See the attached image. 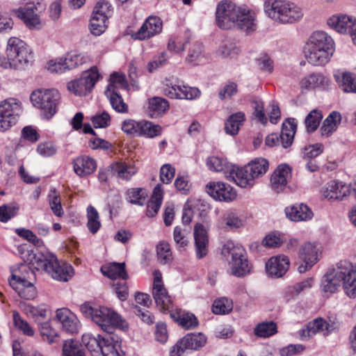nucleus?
Instances as JSON below:
<instances>
[{"instance_id":"1","label":"nucleus","mask_w":356,"mask_h":356,"mask_svg":"<svg viewBox=\"0 0 356 356\" xmlns=\"http://www.w3.org/2000/svg\"><path fill=\"white\" fill-rule=\"evenodd\" d=\"M334 41L324 31H315L304 47V56L307 62L320 66L327 63L333 54Z\"/></svg>"},{"instance_id":"2","label":"nucleus","mask_w":356,"mask_h":356,"mask_svg":"<svg viewBox=\"0 0 356 356\" xmlns=\"http://www.w3.org/2000/svg\"><path fill=\"white\" fill-rule=\"evenodd\" d=\"M81 312L91 319L105 332H111L113 327L127 328L126 322L114 311L105 307H93L88 303L81 306Z\"/></svg>"},{"instance_id":"3","label":"nucleus","mask_w":356,"mask_h":356,"mask_svg":"<svg viewBox=\"0 0 356 356\" xmlns=\"http://www.w3.org/2000/svg\"><path fill=\"white\" fill-rule=\"evenodd\" d=\"M264 11L270 18L282 24L293 23L303 15L300 7L286 0H266Z\"/></svg>"},{"instance_id":"4","label":"nucleus","mask_w":356,"mask_h":356,"mask_svg":"<svg viewBox=\"0 0 356 356\" xmlns=\"http://www.w3.org/2000/svg\"><path fill=\"white\" fill-rule=\"evenodd\" d=\"M33 265L37 270H44L51 277L58 281L67 282L73 275L72 266L66 263H59L56 256L38 254L34 257Z\"/></svg>"},{"instance_id":"5","label":"nucleus","mask_w":356,"mask_h":356,"mask_svg":"<svg viewBox=\"0 0 356 356\" xmlns=\"http://www.w3.org/2000/svg\"><path fill=\"white\" fill-rule=\"evenodd\" d=\"M222 254L229 260L232 275L243 277L250 272V266L245 256V249L232 241H227L222 248Z\"/></svg>"},{"instance_id":"6","label":"nucleus","mask_w":356,"mask_h":356,"mask_svg":"<svg viewBox=\"0 0 356 356\" xmlns=\"http://www.w3.org/2000/svg\"><path fill=\"white\" fill-rule=\"evenodd\" d=\"M30 99L33 105L40 110L42 117L50 119L56 113L60 95L55 89H38L32 92Z\"/></svg>"},{"instance_id":"7","label":"nucleus","mask_w":356,"mask_h":356,"mask_svg":"<svg viewBox=\"0 0 356 356\" xmlns=\"http://www.w3.org/2000/svg\"><path fill=\"white\" fill-rule=\"evenodd\" d=\"M6 55L10 61L11 67L25 65L33 60L32 51L21 39L12 37L8 40Z\"/></svg>"},{"instance_id":"8","label":"nucleus","mask_w":356,"mask_h":356,"mask_svg":"<svg viewBox=\"0 0 356 356\" xmlns=\"http://www.w3.org/2000/svg\"><path fill=\"white\" fill-rule=\"evenodd\" d=\"M6 55L10 61L11 67L25 65L33 60L32 51L21 39L12 37L8 40Z\"/></svg>"},{"instance_id":"9","label":"nucleus","mask_w":356,"mask_h":356,"mask_svg":"<svg viewBox=\"0 0 356 356\" xmlns=\"http://www.w3.org/2000/svg\"><path fill=\"white\" fill-rule=\"evenodd\" d=\"M6 55L10 61L11 67L25 65L33 60L32 51L21 39L12 37L8 40Z\"/></svg>"},{"instance_id":"10","label":"nucleus","mask_w":356,"mask_h":356,"mask_svg":"<svg viewBox=\"0 0 356 356\" xmlns=\"http://www.w3.org/2000/svg\"><path fill=\"white\" fill-rule=\"evenodd\" d=\"M343 260L329 268L322 277L320 290L323 296L330 297L339 291L342 283Z\"/></svg>"},{"instance_id":"11","label":"nucleus","mask_w":356,"mask_h":356,"mask_svg":"<svg viewBox=\"0 0 356 356\" xmlns=\"http://www.w3.org/2000/svg\"><path fill=\"white\" fill-rule=\"evenodd\" d=\"M24 6L13 9L10 13L22 19L29 28H38L40 19L38 12L44 9V6L38 0H24Z\"/></svg>"},{"instance_id":"12","label":"nucleus","mask_w":356,"mask_h":356,"mask_svg":"<svg viewBox=\"0 0 356 356\" xmlns=\"http://www.w3.org/2000/svg\"><path fill=\"white\" fill-rule=\"evenodd\" d=\"M22 111L21 102L8 98L0 103V131L4 132L16 124Z\"/></svg>"},{"instance_id":"13","label":"nucleus","mask_w":356,"mask_h":356,"mask_svg":"<svg viewBox=\"0 0 356 356\" xmlns=\"http://www.w3.org/2000/svg\"><path fill=\"white\" fill-rule=\"evenodd\" d=\"M99 78L97 68L93 67L84 72L79 79L69 82L67 88L76 95L83 96L91 92Z\"/></svg>"},{"instance_id":"14","label":"nucleus","mask_w":356,"mask_h":356,"mask_svg":"<svg viewBox=\"0 0 356 356\" xmlns=\"http://www.w3.org/2000/svg\"><path fill=\"white\" fill-rule=\"evenodd\" d=\"M240 13V7L228 1L218 3L216 17L218 26L222 29H231L236 26V20Z\"/></svg>"},{"instance_id":"15","label":"nucleus","mask_w":356,"mask_h":356,"mask_svg":"<svg viewBox=\"0 0 356 356\" xmlns=\"http://www.w3.org/2000/svg\"><path fill=\"white\" fill-rule=\"evenodd\" d=\"M152 293L155 303L159 310L163 312H168L170 313L171 310L174 309L172 298L168 294V292L163 283L162 275L159 270H155L154 272V282Z\"/></svg>"},{"instance_id":"16","label":"nucleus","mask_w":356,"mask_h":356,"mask_svg":"<svg viewBox=\"0 0 356 356\" xmlns=\"http://www.w3.org/2000/svg\"><path fill=\"white\" fill-rule=\"evenodd\" d=\"M321 254L320 247L316 243L307 242L302 245L298 250V257L302 262L298 267L300 273L310 270L319 260Z\"/></svg>"},{"instance_id":"17","label":"nucleus","mask_w":356,"mask_h":356,"mask_svg":"<svg viewBox=\"0 0 356 356\" xmlns=\"http://www.w3.org/2000/svg\"><path fill=\"white\" fill-rule=\"evenodd\" d=\"M163 91L165 96L171 99L192 100L200 95V91L197 88L180 82L169 83L168 81L163 84Z\"/></svg>"},{"instance_id":"18","label":"nucleus","mask_w":356,"mask_h":356,"mask_svg":"<svg viewBox=\"0 0 356 356\" xmlns=\"http://www.w3.org/2000/svg\"><path fill=\"white\" fill-rule=\"evenodd\" d=\"M207 193L214 200L230 202L237 196L236 191L229 184L222 181H211L206 185Z\"/></svg>"},{"instance_id":"19","label":"nucleus","mask_w":356,"mask_h":356,"mask_svg":"<svg viewBox=\"0 0 356 356\" xmlns=\"http://www.w3.org/2000/svg\"><path fill=\"white\" fill-rule=\"evenodd\" d=\"M339 328V323L331 320L326 321L323 318H316L309 322L307 328L302 330V336L312 337L317 333L327 336Z\"/></svg>"},{"instance_id":"20","label":"nucleus","mask_w":356,"mask_h":356,"mask_svg":"<svg viewBox=\"0 0 356 356\" xmlns=\"http://www.w3.org/2000/svg\"><path fill=\"white\" fill-rule=\"evenodd\" d=\"M343 275L341 285L345 293L350 298L356 297V265L343 260Z\"/></svg>"},{"instance_id":"21","label":"nucleus","mask_w":356,"mask_h":356,"mask_svg":"<svg viewBox=\"0 0 356 356\" xmlns=\"http://www.w3.org/2000/svg\"><path fill=\"white\" fill-rule=\"evenodd\" d=\"M327 25L340 33L350 35L356 31V18L346 15H334L327 19Z\"/></svg>"},{"instance_id":"22","label":"nucleus","mask_w":356,"mask_h":356,"mask_svg":"<svg viewBox=\"0 0 356 356\" xmlns=\"http://www.w3.org/2000/svg\"><path fill=\"white\" fill-rule=\"evenodd\" d=\"M163 29L162 20L157 17L150 16L143 24L140 29L134 33L135 39L143 40L160 33Z\"/></svg>"},{"instance_id":"23","label":"nucleus","mask_w":356,"mask_h":356,"mask_svg":"<svg viewBox=\"0 0 356 356\" xmlns=\"http://www.w3.org/2000/svg\"><path fill=\"white\" fill-rule=\"evenodd\" d=\"M56 318L64 331L70 334L78 332L80 327L79 321L70 309L67 308L57 309Z\"/></svg>"},{"instance_id":"24","label":"nucleus","mask_w":356,"mask_h":356,"mask_svg":"<svg viewBox=\"0 0 356 356\" xmlns=\"http://www.w3.org/2000/svg\"><path fill=\"white\" fill-rule=\"evenodd\" d=\"M194 240L196 257L201 259L206 257L209 252V236L204 227L200 223L194 227Z\"/></svg>"},{"instance_id":"25","label":"nucleus","mask_w":356,"mask_h":356,"mask_svg":"<svg viewBox=\"0 0 356 356\" xmlns=\"http://www.w3.org/2000/svg\"><path fill=\"white\" fill-rule=\"evenodd\" d=\"M291 177V168L286 164L280 165L270 177L271 188L276 193L282 192Z\"/></svg>"},{"instance_id":"26","label":"nucleus","mask_w":356,"mask_h":356,"mask_svg":"<svg viewBox=\"0 0 356 356\" xmlns=\"http://www.w3.org/2000/svg\"><path fill=\"white\" fill-rule=\"evenodd\" d=\"M350 193L348 185L342 181L332 180L328 182L322 190L323 196L328 200H340Z\"/></svg>"},{"instance_id":"27","label":"nucleus","mask_w":356,"mask_h":356,"mask_svg":"<svg viewBox=\"0 0 356 356\" xmlns=\"http://www.w3.org/2000/svg\"><path fill=\"white\" fill-rule=\"evenodd\" d=\"M11 276L9 279L10 285L23 284L31 282L34 279V272L25 263L13 266L10 268Z\"/></svg>"},{"instance_id":"28","label":"nucleus","mask_w":356,"mask_h":356,"mask_svg":"<svg viewBox=\"0 0 356 356\" xmlns=\"http://www.w3.org/2000/svg\"><path fill=\"white\" fill-rule=\"evenodd\" d=\"M229 177L241 188H250L254 184L255 179L247 165L243 168L232 167Z\"/></svg>"},{"instance_id":"29","label":"nucleus","mask_w":356,"mask_h":356,"mask_svg":"<svg viewBox=\"0 0 356 356\" xmlns=\"http://www.w3.org/2000/svg\"><path fill=\"white\" fill-rule=\"evenodd\" d=\"M330 81L321 73H312L304 76L300 81V86L305 90H325L328 88Z\"/></svg>"},{"instance_id":"30","label":"nucleus","mask_w":356,"mask_h":356,"mask_svg":"<svg viewBox=\"0 0 356 356\" xmlns=\"http://www.w3.org/2000/svg\"><path fill=\"white\" fill-rule=\"evenodd\" d=\"M289 265V259L286 256L279 255L270 258L266 263V268L269 275L280 277L287 272Z\"/></svg>"},{"instance_id":"31","label":"nucleus","mask_w":356,"mask_h":356,"mask_svg":"<svg viewBox=\"0 0 356 356\" xmlns=\"http://www.w3.org/2000/svg\"><path fill=\"white\" fill-rule=\"evenodd\" d=\"M334 78L343 92L356 94V75L355 74L338 70L334 72Z\"/></svg>"},{"instance_id":"32","label":"nucleus","mask_w":356,"mask_h":356,"mask_svg":"<svg viewBox=\"0 0 356 356\" xmlns=\"http://www.w3.org/2000/svg\"><path fill=\"white\" fill-rule=\"evenodd\" d=\"M74 172L79 177H86L95 172L97 168L96 161L88 156H81L73 160Z\"/></svg>"},{"instance_id":"33","label":"nucleus","mask_w":356,"mask_h":356,"mask_svg":"<svg viewBox=\"0 0 356 356\" xmlns=\"http://www.w3.org/2000/svg\"><path fill=\"white\" fill-rule=\"evenodd\" d=\"M285 213L292 221H306L313 218L312 211L302 203L296 204L285 209Z\"/></svg>"},{"instance_id":"34","label":"nucleus","mask_w":356,"mask_h":356,"mask_svg":"<svg viewBox=\"0 0 356 356\" xmlns=\"http://www.w3.org/2000/svg\"><path fill=\"white\" fill-rule=\"evenodd\" d=\"M238 16L236 26L238 29L248 33L257 29L255 16L250 10L240 7V13Z\"/></svg>"},{"instance_id":"35","label":"nucleus","mask_w":356,"mask_h":356,"mask_svg":"<svg viewBox=\"0 0 356 356\" xmlns=\"http://www.w3.org/2000/svg\"><path fill=\"white\" fill-rule=\"evenodd\" d=\"M105 337L99 334H85L82 336V343L90 352L91 356H102Z\"/></svg>"},{"instance_id":"36","label":"nucleus","mask_w":356,"mask_h":356,"mask_svg":"<svg viewBox=\"0 0 356 356\" xmlns=\"http://www.w3.org/2000/svg\"><path fill=\"white\" fill-rule=\"evenodd\" d=\"M111 168L113 175L125 181L130 180L138 171L133 163L124 161L115 162L111 164Z\"/></svg>"},{"instance_id":"37","label":"nucleus","mask_w":356,"mask_h":356,"mask_svg":"<svg viewBox=\"0 0 356 356\" xmlns=\"http://www.w3.org/2000/svg\"><path fill=\"white\" fill-rule=\"evenodd\" d=\"M169 314L175 322L186 329L193 328L198 325L197 319L195 315L186 312L181 309H172Z\"/></svg>"},{"instance_id":"38","label":"nucleus","mask_w":356,"mask_h":356,"mask_svg":"<svg viewBox=\"0 0 356 356\" xmlns=\"http://www.w3.org/2000/svg\"><path fill=\"white\" fill-rule=\"evenodd\" d=\"M297 124L294 119H289L282 124L279 140L280 145L287 148L291 145L296 131Z\"/></svg>"},{"instance_id":"39","label":"nucleus","mask_w":356,"mask_h":356,"mask_svg":"<svg viewBox=\"0 0 356 356\" xmlns=\"http://www.w3.org/2000/svg\"><path fill=\"white\" fill-rule=\"evenodd\" d=\"M124 352L121 347V340L117 336L105 337L102 349V356H124Z\"/></svg>"},{"instance_id":"40","label":"nucleus","mask_w":356,"mask_h":356,"mask_svg":"<svg viewBox=\"0 0 356 356\" xmlns=\"http://www.w3.org/2000/svg\"><path fill=\"white\" fill-rule=\"evenodd\" d=\"M341 121V115L339 112L332 111L324 120L321 128V134L324 137H329L337 129Z\"/></svg>"},{"instance_id":"41","label":"nucleus","mask_w":356,"mask_h":356,"mask_svg":"<svg viewBox=\"0 0 356 356\" xmlns=\"http://www.w3.org/2000/svg\"><path fill=\"white\" fill-rule=\"evenodd\" d=\"M240 52V48L237 43L232 39L224 40L216 50V54L222 58H233Z\"/></svg>"},{"instance_id":"42","label":"nucleus","mask_w":356,"mask_h":356,"mask_svg":"<svg viewBox=\"0 0 356 356\" xmlns=\"http://www.w3.org/2000/svg\"><path fill=\"white\" fill-rule=\"evenodd\" d=\"M102 271L104 275L108 277L115 280L121 278L122 280H127L128 278V274L125 270L124 263H111L107 266L102 268Z\"/></svg>"},{"instance_id":"43","label":"nucleus","mask_w":356,"mask_h":356,"mask_svg":"<svg viewBox=\"0 0 356 356\" xmlns=\"http://www.w3.org/2000/svg\"><path fill=\"white\" fill-rule=\"evenodd\" d=\"M105 95L109 99L112 108L118 113H127L129 111L128 105L124 102L118 91L106 90Z\"/></svg>"},{"instance_id":"44","label":"nucleus","mask_w":356,"mask_h":356,"mask_svg":"<svg viewBox=\"0 0 356 356\" xmlns=\"http://www.w3.org/2000/svg\"><path fill=\"white\" fill-rule=\"evenodd\" d=\"M181 339L186 346V348L191 350H197L200 348L207 343V337L204 334L200 332L188 334Z\"/></svg>"},{"instance_id":"45","label":"nucleus","mask_w":356,"mask_h":356,"mask_svg":"<svg viewBox=\"0 0 356 356\" xmlns=\"http://www.w3.org/2000/svg\"><path fill=\"white\" fill-rule=\"evenodd\" d=\"M243 220L235 213L227 212L218 222V227L222 229H232L243 226Z\"/></svg>"},{"instance_id":"46","label":"nucleus","mask_w":356,"mask_h":356,"mask_svg":"<svg viewBox=\"0 0 356 356\" xmlns=\"http://www.w3.org/2000/svg\"><path fill=\"white\" fill-rule=\"evenodd\" d=\"M168 107L169 104L166 99L155 97L149 100L147 110L152 117H156L165 113Z\"/></svg>"},{"instance_id":"47","label":"nucleus","mask_w":356,"mask_h":356,"mask_svg":"<svg viewBox=\"0 0 356 356\" xmlns=\"http://www.w3.org/2000/svg\"><path fill=\"white\" fill-rule=\"evenodd\" d=\"M248 168L251 171L254 179L263 176L268 170V161L263 158H256L248 165Z\"/></svg>"},{"instance_id":"48","label":"nucleus","mask_w":356,"mask_h":356,"mask_svg":"<svg viewBox=\"0 0 356 356\" xmlns=\"http://www.w3.org/2000/svg\"><path fill=\"white\" fill-rule=\"evenodd\" d=\"M244 119L245 115L242 112H238L230 115L225 122L226 133L230 135L236 134Z\"/></svg>"},{"instance_id":"49","label":"nucleus","mask_w":356,"mask_h":356,"mask_svg":"<svg viewBox=\"0 0 356 356\" xmlns=\"http://www.w3.org/2000/svg\"><path fill=\"white\" fill-rule=\"evenodd\" d=\"M190 231L181 226H176L173 231V239L179 249L185 248L189 243Z\"/></svg>"},{"instance_id":"50","label":"nucleus","mask_w":356,"mask_h":356,"mask_svg":"<svg viewBox=\"0 0 356 356\" xmlns=\"http://www.w3.org/2000/svg\"><path fill=\"white\" fill-rule=\"evenodd\" d=\"M10 286L21 298L26 300L33 299L37 295L36 289L32 282L23 284L19 283L11 285Z\"/></svg>"},{"instance_id":"51","label":"nucleus","mask_w":356,"mask_h":356,"mask_svg":"<svg viewBox=\"0 0 356 356\" xmlns=\"http://www.w3.org/2000/svg\"><path fill=\"white\" fill-rule=\"evenodd\" d=\"M39 330L44 341L48 343H54L58 341L59 334L49 322L40 323Z\"/></svg>"},{"instance_id":"52","label":"nucleus","mask_w":356,"mask_h":356,"mask_svg":"<svg viewBox=\"0 0 356 356\" xmlns=\"http://www.w3.org/2000/svg\"><path fill=\"white\" fill-rule=\"evenodd\" d=\"M62 356H86L79 342L72 339L64 341Z\"/></svg>"},{"instance_id":"53","label":"nucleus","mask_w":356,"mask_h":356,"mask_svg":"<svg viewBox=\"0 0 356 356\" xmlns=\"http://www.w3.org/2000/svg\"><path fill=\"white\" fill-rule=\"evenodd\" d=\"M22 307L25 314L29 318H33L35 321H38L46 318L47 309L44 305L35 307L29 304H24Z\"/></svg>"},{"instance_id":"54","label":"nucleus","mask_w":356,"mask_h":356,"mask_svg":"<svg viewBox=\"0 0 356 356\" xmlns=\"http://www.w3.org/2000/svg\"><path fill=\"white\" fill-rule=\"evenodd\" d=\"M48 203L55 216L62 217L64 215L60 196L55 188L51 189L48 195Z\"/></svg>"},{"instance_id":"55","label":"nucleus","mask_w":356,"mask_h":356,"mask_svg":"<svg viewBox=\"0 0 356 356\" xmlns=\"http://www.w3.org/2000/svg\"><path fill=\"white\" fill-rule=\"evenodd\" d=\"M87 227L92 234H95L101 227L98 211L91 205L87 208Z\"/></svg>"},{"instance_id":"56","label":"nucleus","mask_w":356,"mask_h":356,"mask_svg":"<svg viewBox=\"0 0 356 356\" xmlns=\"http://www.w3.org/2000/svg\"><path fill=\"white\" fill-rule=\"evenodd\" d=\"M323 118L320 110L314 109L311 111L305 120V124L308 132H313L317 129Z\"/></svg>"},{"instance_id":"57","label":"nucleus","mask_w":356,"mask_h":356,"mask_svg":"<svg viewBox=\"0 0 356 356\" xmlns=\"http://www.w3.org/2000/svg\"><path fill=\"white\" fill-rule=\"evenodd\" d=\"M161 128L150 122L140 121L138 136L154 138L161 134Z\"/></svg>"},{"instance_id":"58","label":"nucleus","mask_w":356,"mask_h":356,"mask_svg":"<svg viewBox=\"0 0 356 356\" xmlns=\"http://www.w3.org/2000/svg\"><path fill=\"white\" fill-rule=\"evenodd\" d=\"M63 58L68 70L82 65L89 60V58L83 54H68Z\"/></svg>"},{"instance_id":"59","label":"nucleus","mask_w":356,"mask_h":356,"mask_svg":"<svg viewBox=\"0 0 356 356\" xmlns=\"http://www.w3.org/2000/svg\"><path fill=\"white\" fill-rule=\"evenodd\" d=\"M277 332V325L273 321L263 322L257 325L254 334L259 337H268Z\"/></svg>"},{"instance_id":"60","label":"nucleus","mask_w":356,"mask_h":356,"mask_svg":"<svg viewBox=\"0 0 356 356\" xmlns=\"http://www.w3.org/2000/svg\"><path fill=\"white\" fill-rule=\"evenodd\" d=\"M156 252L158 260L160 263L165 264L172 261V253L168 243L160 242L156 247Z\"/></svg>"},{"instance_id":"61","label":"nucleus","mask_w":356,"mask_h":356,"mask_svg":"<svg viewBox=\"0 0 356 356\" xmlns=\"http://www.w3.org/2000/svg\"><path fill=\"white\" fill-rule=\"evenodd\" d=\"M233 309L232 300L226 298L216 300L212 305V312L215 314H226Z\"/></svg>"},{"instance_id":"62","label":"nucleus","mask_w":356,"mask_h":356,"mask_svg":"<svg viewBox=\"0 0 356 356\" xmlns=\"http://www.w3.org/2000/svg\"><path fill=\"white\" fill-rule=\"evenodd\" d=\"M284 235L279 232H272L267 234L262 241V244L267 248H277L284 241Z\"/></svg>"},{"instance_id":"63","label":"nucleus","mask_w":356,"mask_h":356,"mask_svg":"<svg viewBox=\"0 0 356 356\" xmlns=\"http://www.w3.org/2000/svg\"><path fill=\"white\" fill-rule=\"evenodd\" d=\"M107 21L108 19L92 15L90 19L91 33L95 35H100L106 30Z\"/></svg>"},{"instance_id":"64","label":"nucleus","mask_w":356,"mask_h":356,"mask_svg":"<svg viewBox=\"0 0 356 356\" xmlns=\"http://www.w3.org/2000/svg\"><path fill=\"white\" fill-rule=\"evenodd\" d=\"M238 92V86L235 82L229 81L225 84L218 92V97L220 100L230 99Z\"/></svg>"}]
</instances>
